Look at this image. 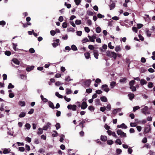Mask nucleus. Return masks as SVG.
<instances>
[{"label":"nucleus","mask_w":155,"mask_h":155,"mask_svg":"<svg viewBox=\"0 0 155 155\" xmlns=\"http://www.w3.org/2000/svg\"><path fill=\"white\" fill-rule=\"evenodd\" d=\"M140 107L139 106H136L133 107V110L134 112H135L136 110L139 109Z\"/></svg>","instance_id":"46"},{"label":"nucleus","mask_w":155,"mask_h":155,"mask_svg":"<svg viewBox=\"0 0 155 155\" xmlns=\"http://www.w3.org/2000/svg\"><path fill=\"white\" fill-rule=\"evenodd\" d=\"M5 55L8 56H9L11 54V52L10 51H6L5 52Z\"/></svg>","instance_id":"37"},{"label":"nucleus","mask_w":155,"mask_h":155,"mask_svg":"<svg viewBox=\"0 0 155 155\" xmlns=\"http://www.w3.org/2000/svg\"><path fill=\"white\" fill-rule=\"evenodd\" d=\"M95 82L97 83H99L101 82V81L100 79L97 78Z\"/></svg>","instance_id":"64"},{"label":"nucleus","mask_w":155,"mask_h":155,"mask_svg":"<svg viewBox=\"0 0 155 155\" xmlns=\"http://www.w3.org/2000/svg\"><path fill=\"white\" fill-rule=\"evenodd\" d=\"M128 96L130 100H132L134 97V95L133 94L130 93L128 94Z\"/></svg>","instance_id":"18"},{"label":"nucleus","mask_w":155,"mask_h":155,"mask_svg":"<svg viewBox=\"0 0 155 155\" xmlns=\"http://www.w3.org/2000/svg\"><path fill=\"white\" fill-rule=\"evenodd\" d=\"M115 51L116 52L120 51L121 50V48L120 46H117L115 48Z\"/></svg>","instance_id":"32"},{"label":"nucleus","mask_w":155,"mask_h":155,"mask_svg":"<svg viewBox=\"0 0 155 155\" xmlns=\"http://www.w3.org/2000/svg\"><path fill=\"white\" fill-rule=\"evenodd\" d=\"M34 68V66H31L27 67L26 68V70L28 71H31L33 70Z\"/></svg>","instance_id":"11"},{"label":"nucleus","mask_w":155,"mask_h":155,"mask_svg":"<svg viewBox=\"0 0 155 155\" xmlns=\"http://www.w3.org/2000/svg\"><path fill=\"white\" fill-rule=\"evenodd\" d=\"M100 110L101 111L104 112L106 110V107H100Z\"/></svg>","instance_id":"49"},{"label":"nucleus","mask_w":155,"mask_h":155,"mask_svg":"<svg viewBox=\"0 0 155 155\" xmlns=\"http://www.w3.org/2000/svg\"><path fill=\"white\" fill-rule=\"evenodd\" d=\"M11 150L9 148H5L3 151V153L4 154L8 153L10 152Z\"/></svg>","instance_id":"9"},{"label":"nucleus","mask_w":155,"mask_h":155,"mask_svg":"<svg viewBox=\"0 0 155 155\" xmlns=\"http://www.w3.org/2000/svg\"><path fill=\"white\" fill-rule=\"evenodd\" d=\"M107 143L108 145H111L114 143V141L112 140H110L107 141Z\"/></svg>","instance_id":"35"},{"label":"nucleus","mask_w":155,"mask_h":155,"mask_svg":"<svg viewBox=\"0 0 155 155\" xmlns=\"http://www.w3.org/2000/svg\"><path fill=\"white\" fill-rule=\"evenodd\" d=\"M151 128L150 125H147L144 128L143 132L144 134H146L148 133H151Z\"/></svg>","instance_id":"2"},{"label":"nucleus","mask_w":155,"mask_h":155,"mask_svg":"<svg viewBox=\"0 0 155 155\" xmlns=\"http://www.w3.org/2000/svg\"><path fill=\"white\" fill-rule=\"evenodd\" d=\"M115 143L117 144H118L120 145L122 144L121 142L119 139H118L116 140L115 141Z\"/></svg>","instance_id":"24"},{"label":"nucleus","mask_w":155,"mask_h":155,"mask_svg":"<svg viewBox=\"0 0 155 155\" xmlns=\"http://www.w3.org/2000/svg\"><path fill=\"white\" fill-rule=\"evenodd\" d=\"M101 88L103 89L104 91L107 92L110 89L108 87V86L107 84H103L101 86Z\"/></svg>","instance_id":"4"},{"label":"nucleus","mask_w":155,"mask_h":155,"mask_svg":"<svg viewBox=\"0 0 155 155\" xmlns=\"http://www.w3.org/2000/svg\"><path fill=\"white\" fill-rule=\"evenodd\" d=\"M72 107H71V109L73 111H75L76 110L77 106L76 105L74 104L72 105Z\"/></svg>","instance_id":"41"},{"label":"nucleus","mask_w":155,"mask_h":155,"mask_svg":"<svg viewBox=\"0 0 155 155\" xmlns=\"http://www.w3.org/2000/svg\"><path fill=\"white\" fill-rule=\"evenodd\" d=\"M25 140L28 143H30L31 141V139L28 137H27L25 139Z\"/></svg>","instance_id":"63"},{"label":"nucleus","mask_w":155,"mask_h":155,"mask_svg":"<svg viewBox=\"0 0 155 155\" xmlns=\"http://www.w3.org/2000/svg\"><path fill=\"white\" fill-rule=\"evenodd\" d=\"M122 151V150L120 149H117L116 150L117 153L118 154H120Z\"/></svg>","instance_id":"61"},{"label":"nucleus","mask_w":155,"mask_h":155,"mask_svg":"<svg viewBox=\"0 0 155 155\" xmlns=\"http://www.w3.org/2000/svg\"><path fill=\"white\" fill-rule=\"evenodd\" d=\"M25 147V149L26 150H27L28 151H29L30 150V148L29 145L27 144H26Z\"/></svg>","instance_id":"53"},{"label":"nucleus","mask_w":155,"mask_h":155,"mask_svg":"<svg viewBox=\"0 0 155 155\" xmlns=\"http://www.w3.org/2000/svg\"><path fill=\"white\" fill-rule=\"evenodd\" d=\"M26 115V113L24 112H21L19 115V117L20 118L24 117Z\"/></svg>","instance_id":"22"},{"label":"nucleus","mask_w":155,"mask_h":155,"mask_svg":"<svg viewBox=\"0 0 155 155\" xmlns=\"http://www.w3.org/2000/svg\"><path fill=\"white\" fill-rule=\"evenodd\" d=\"M89 41V40L86 38L83 39L82 40V42L83 43H86L87 42Z\"/></svg>","instance_id":"58"},{"label":"nucleus","mask_w":155,"mask_h":155,"mask_svg":"<svg viewBox=\"0 0 155 155\" xmlns=\"http://www.w3.org/2000/svg\"><path fill=\"white\" fill-rule=\"evenodd\" d=\"M93 51L94 57L97 59H98L99 54L97 51L94 50Z\"/></svg>","instance_id":"8"},{"label":"nucleus","mask_w":155,"mask_h":155,"mask_svg":"<svg viewBox=\"0 0 155 155\" xmlns=\"http://www.w3.org/2000/svg\"><path fill=\"white\" fill-rule=\"evenodd\" d=\"M97 16L99 18H103L104 17V15H102L100 13H98L97 14Z\"/></svg>","instance_id":"50"},{"label":"nucleus","mask_w":155,"mask_h":155,"mask_svg":"<svg viewBox=\"0 0 155 155\" xmlns=\"http://www.w3.org/2000/svg\"><path fill=\"white\" fill-rule=\"evenodd\" d=\"M127 80V79L126 78H123L120 79V82L121 83L126 82Z\"/></svg>","instance_id":"25"},{"label":"nucleus","mask_w":155,"mask_h":155,"mask_svg":"<svg viewBox=\"0 0 155 155\" xmlns=\"http://www.w3.org/2000/svg\"><path fill=\"white\" fill-rule=\"evenodd\" d=\"M71 48L72 50L74 51H76L78 50L76 46L74 45H72L71 46Z\"/></svg>","instance_id":"29"},{"label":"nucleus","mask_w":155,"mask_h":155,"mask_svg":"<svg viewBox=\"0 0 155 155\" xmlns=\"http://www.w3.org/2000/svg\"><path fill=\"white\" fill-rule=\"evenodd\" d=\"M15 86L14 85H13L11 83H9L8 84V89L10 88H13Z\"/></svg>","instance_id":"34"},{"label":"nucleus","mask_w":155,"mask_h":155,"mask_svg":"<svg viewBox=\"0 0 155 155\" xmlns=\"http://www.w3.org/2000/svg\"><path fill=\"white\" fill-rule=\"evenodd\" d=\"M65 80L66 81H67L68 82H69V81H70L71 80H72V79H71L70 78V77L69 76H68L67 77H66L65 78Z\"/></svg>","instance_id":"30"},{"label":"nucleus","mask_w":155,"mask_h":155,"mask_svg":"<svg viewBox=\"0 0 155 155\" xmlns=\"http://www.w3.org/2000/svg\"><path fill=\"white\" fill-rule=\"evenodd\" d=\"M12 61L15 64H16L19 65L20 64V62L17 59H13L12 60Z\"/></svg>","instance_id":"15"},{"label":"nucleus","mask_w":155,"mask_h":155,"mask_svg":"<svg viewBox=\"0 0 155 155\" xmlns=\"http://www.w3.org/2000/svg\"><path fill=\"white\" fill-rule=\"evenodd\" d=\"M18 104L19 105L22 107L25 106V102L21 101H20L19 102Z\"/></svg>","instance_id":"20"},{"label":"nucleus","mask_w":155,"mask_h":155,"mask_svg":"<svg viewBox=\"0 0 155 155\" xmlns=\"http://www.w3.org/2000/svg\"><path fill=\"white\" fill-rule=\"evenodd\" d=\"M88 109L90 111H94V108L93 106H90L88 107Z\"/></svg>","instance_id":"39"},{"label":"nucleus","mask_w":155,"mask_h":155,"mask_svg":"<svg viewBox=\"0 0 155 155\" xmlns=\"http://www.w3.org/2000/svg\"><path fill=\"white\" fill-rule=\"evenodd\" d=\"M91 81L90 80H87L84 82V85L86 87H89Z\"/></svg>","instance_id":"5"},{"label":"nucleus","mask_w":155,"mask_h":155,"mask_svg":"<svg viewBox=\"0 0 155 155\" xmlns=\"http://www.w3.org/2000/svg\"><path fill=\"white\" fill-rule=\"evenodd\" d=\"M108 47L110 49H112L114 48V47L112 46L111 45V43L110 42L108 44Z\"/></svg>","instance_id":"36"},{"label":"nucleus","mask_w":155,"mask_h":155,"mask_svg":"<svg viewBox=\"0 0 155 155\" xmlns=\"http://www.w3.org/2000/svg\"><path fill=\"white\" fill-rule=\"evenodd\" d=\"M55 127L57 130H58L61 127L60 124L59 123H57L56 124Z\"/></svg>","instance_id":"47"},{"label":"nucleus","mask_w":155,"mask_h":155,"mask_svg":"<svg viewBox=\"0 0 155 155\" xmlns=\"http://www.w3.org/2000/svg\"><path fill=\"white\" fill-rule=\"evenodd\" d=\"M106 108H107V110L108 111H109L111 110V105L110 104H108L107 105V106L106 107Z\"/></svg>","instance_id":"55"},{"label":"nucleus","mask_w":155,"mask_h":155,"mask_svg":"<svg viewBox=\"0 0 155 155\" xmlns=\"http://www.w3.org/2000/svg\"><path fill=\"white\" fill-rule=\"evenodd\" d=\"M135 82L134 80H131L129 83V85L130 87L134 86V85Z\"/></svg>","instance_id":"28"},{"label":"nucleus","mask_w":155,"mask_h":155,"mask_svg":"<svg viewBox=\"0 0 155 155\" xmlns=\"http://www.w3.org/2000/svg\"><path fill=\"white\" fill-rule=\"evenodd\" d=\"M25 127L27 128L28 130H29L30 129L31 127L30 125L28 123H26L25 125Z\"/></svg>","instance_id":"42"},{"label":"nucleus","mask_w":155,"mask_h":155,"mask_svg":"<svg viewBox=\"0 0 155 155\" xmlns=\"http://www.w3.org/2000/svg\"><path fill=\"white\" fill-rule=\"evenodd\" d=\"M106 54L107 56L113 58L114 60H116L117 58V55L114 51H107L106 52Z\"/></svg>","instance_id":"1"},{"label":"nucleus","mask_w":155,"mask_h":155,"mask_svg":"<svg viewBox=\"0 0 155 155\" xmlns=\"http://www.w3.org/2000/svg\"><path fill=\"white\" fill-rule=\"evenodd\" d=\"M101 28L100 27H97L96 28V31L97 33H100L101 32Z\"/></svg>","instance_id":"21"},{"label":"nucleus","mask_w":155,"mask_h":155,"mask_svg":"<svg viewBox=\"0 0 155 155\" xmlns=\"http://www.w3.org/2000/svg\"><path fill=\"white\" fill-rule=\"evenodd\" d=\"M66 94H69L71 93V90L69 88H67L66 90Z\"/></svg>","instance_id":"23"},{"label":"nucleus","mask_w":155,"mask_h":155,"mask_svg":"<svg viewBox=\"0 0 155 155\" xmlns=\"http://www.w3.org/2000/svg\"><path fill=\"white\" fill-rule=\"evenodd\" d=\"M130 88L133 91H136V89L135 86H133L130 87Z\"/></svg>","instance_id":"44"},{"label":"nucleus","mask_w":155,"mask_h":155,"mask_svg":"<svg viewBox=\"0 0 155 155\" xmlns=\"http://www.w3.org/2000/svg\"><path fill=\"white\" fill-rule=\"evenodd\" d=\"M87 13L89 16H92L94 15L93 12L90 11H87Z\"/></svg>","instance_id":"27"},{"label":"nucleus","mask_w":155,"mask_h":155,"mask_svg":"<svg viewBox=\"0 0 155 155\" xmlns=\"http://www.w3.org/2000/svg\"><path fill=\"white\" fill-rule=\"evenodd\" d=\"M88 37L89 39V41L92 42H94V39L96 38V34L95 35H92L91 37L88 35Z\"/></svg>","instance_id":"6"},{"label":"nucleus","mask_w":155,"mask_h":155,"mask_svg":"<svg viewBox=\"0 0 155 155\" xmlns=\"http://www.w3.org/2000/svg\"><path fill=\"white\" fill-rule=\"evenodd\" d=\"M87 107V104L85 101H83L82 104L81 106V108L84 110Z\"/></svg>","instance_id":"7"},{"label":"nucleus","mask_w":155,"mask_h":155,"mask_svg":"<svg viewBox=\"0 0 155 155\" xmlns=\"http://www.w3.org/2000/svg\"><path fill=\"white\" fill-rule=\"evenodd\" d=\"M84 30L85 31L87 32L88 33L90 32V30L88 27H86L84 28Z\"/></svg>","instance_id":"51"},{"label":"nucleus","mask_w":155,"mask_h":155,"mask_svg":"<svg viewBox=\"0 0 155 155\" xmlns=\"http://www.w3.org/2000/svg\"><path fill=\"white\" fill-rule=\"evenodd\" d=\"M95 102L96 104L98 105L100 104V100L99 99H97L95 100Z\"/></svg>","instance_id":"56"},{"label":"nucleus","mask_w":155,"mask_h":155,"mask_svg":"<svg viewBox=\"0 0 155 155\" xmlns=\"http://www.w3.org/2000/svg\"><path fill=\"white\" fill-rule=\"evenodd\" d=\"M123 131H122L121 130L118 129L117 131V134L118 135H120Z\"/></svg>","instance_id":"45"},{"label":"nucleus","mask_w":155,"mask_h":155,"mask_svg":"<svg viewBox=\"0 0 155 155\" xmlns=\"http://www.w3.org/2000/svg\"><path fill=\"white\" fill-rule=\"evenodd\" d=\"M146 33L147 37H150L151 36V32L149 31V29H146Z\"/></svg>","instance_id":"14"},{"label":"nucleus","mask_w":155,"mask_h":155,"mask_svg":"<svg viewBox=\"0 0 155 155\" xmlns=\"http://www.w3.org/2000/svg\"><path fill=\"white\" fill-rule=\"evenodd\" d=\"M116 84V82L115 81H112L110 84V86L111 88H113Z\"/></svg>","instance_id":"31"},{"label":"nucleus","mask_w":155,"mask_h":155,"mask_svg":"<svg viewBox=\"0 0 155 155\" xmlns=\"http://www.w3.org/2000/svg\"><path fill=\"white\" fill-rule=\"evenodd\" d=\"M62 26L64 28H67L68 26L67 23L66 22H64L62 24Z\"/></svg>","instance_id":"43"},{"label":"nucleus","mask_w":155,"mask_h":155,"mask_svg":"<svg viewBox=\"0 0 155 155\" xmlns=\"http://www.w3.org/2000/svg\"><path fill=\"white\" fill-rule=\"evenodd\" d=\"M29 51L31 53H34L35 52V50L33 48H30L29 50Z\"/></svg>","instance_id":"60"},{"label":"nucleus","mask_w":155,"mask_h":155,"mask_svg":"<svg viewBox=\"0 0 155 155\" xmlns=\"http://www.w3.org/2000/svg\"><path fill=\"white\" fill-rule=\"evenodd\" d=\"M54 132L55 134H52V136L53 137H55L58 135V133L56 131H54Z\"/></svg>","instance_id":"57"},{"label":"nucleus","mask_w":155,"mask_h":155,"mask_svg":"<svg viewBox=\"0 0 155 155\" xmlns=\"http://www.w3.org/2000/svg\"><path fill=\"white\" fill-rule=\"evenodd\" d=\"M147 82L144 79H141L140 80V83L142 86H143L144 84H147Z\"/></svg>","instance_id":"13"},{"label":"nucleus","mask_w":155,"mask_h":155,"mask_svg":"<svg viewBox=\"0 0 155 155\" xmlns=\"http://www.w3.org/2000/svg\"><path fill=\"white\" fill-rule=\"evenodd\" d=\"M100 99L103 102H106L107 101V98L104 96L101 97Z\"/></svg>","instance_id":"19"},{"label":"nucleus","mask_w":155,"mask_h":155,"mask_svg":"<svg viewBox=\"0 0 155 155\" xmlns=\"http://www.w3.org/2000/svg\"><path fill=\"white\" fill-rule=\"evenodd\" d=\"M148 86L149 88H152L153 87V83L151 82H149L148 84Z\"/></svg>","instance_id":"38"},{"label":"nucleus","mask_w":155,"mask_h":155,"mask_svg":"<svg viewBox=\"0 0 155 155\" xmlns=\"http://www.w3.org/2000/svg\"><path fill=\"white\" fill-rule=\"evenodd\" d=\"M101 140L103 142L106 141L107 140V137L105 136L101 135Z\"/></svg>","instance_id":"10"},{"label":"nucleus","mask_w":155,"mask_h":155,"mask_svg":"<svg viewBox=\"0 0 155 155\" xmlns=\"http://www.w3.org/2000/svg\"><path fill=\"white\" fill-rule=\"evenodd\" d=\"M49 106L50 107L52 108L53 109H54L55 108L53 104L51 101H49L48 102Z\"/></svg>","instance_id":"12"},{"label":"nucleus","mask_w":155,"mask_h":155,"mask_svg":"<svg viewBox=\"0 0 155 155\" xmlns=\"http://www.w3.org/2000/svg\"><path fill=\"white\" fill-rule=\"evenodd\" d=\"M132 30L136 33L137 32V29L136 27H133L132 28Z\"/></svg>","instance_id":"59"},{"label":"nucleus","mask_w":155,"mask_h":155,"mask_svg":"<svg viewBox=\"0 0 155 155\" xmlns=\"http://www.w3.org/2000/svg\"><path fill=\"white\" fill-rule=\"evenodd\" d=\"M74 1L77 5H78L81 2V0H74Z\"/></svg>","instance_id":"48"},{"label":"nucleus","mask_w":155,"mask_h":155,"mask_svg":"<svg viewBox=\"0 0 155 155\" xmlns=\"http://www.w3.org/2000/svg\"><path fill=\"white\" fill-rule=\"evenodd\" d=\"M55 95L59 98H63V96L59 94L58 92H56Z\"/></svg>","instance_id":"26"},{"label":"nucleus","mask_w":155,"mask_h":155,"mask_svg":"<svg viewBox=\"0 0 155 155\" xmlns=\"http://www.w3.org/2000/svg\"><path fill=\"white\" fill-rule=\"evenodd\" d=\"M88 48L90 50H94V46L92 45H89L88 46Z\"/></svg>","instance_id":"62"},{"label":"nucleus","mask_w":155,"mask_h":155,"mask_svg":"<svg viewBox=\"0 0 155 155\" xmlns=\"http://www.w3.org/2000/svg\"><path fill=\"white\" fill-rule=\"evenodd\" d=\"M109 6L110 8V10H111L115 7V4L114 2H113Z\"/></svg>","instance_id":"16"},{"label":"nucleus","mask_w":155,"mask_h":155,"mask_svg":"<svg viewBox=\"0 0 155 155\" xmlns=\"http://www.w3.org/2000/svg\"><path fill=\"white\" fill-rule=\"evenodd\" d=\"M148 107L147 106H145L142 109V112L145 115L149 114V112L148 111Z\"/></svg>","instance_id":"3"},{"label":"nucleus","mask_w":155,"mask_h":155,"mask_svg":"<svg viewBox=\"0 0 155 155\" xmlns=\"http://www.w3.org/2000/svg\"><path fill=\"white\" fill-rule=\"evenodd\" d=\"M92 89L91 88L87 89L86 90V92L87 93H90L92 92Z\"/></svg>","instance_id":"52"},{"label":"nucleus","mask_w":155,"mask_h":155,"mask_svg":"<svg viewBox=\"0 0 155 155\" xmlns=\"http://www.w3.org/2000/svg\"><path fill=\"white\" fill-rule=\"evenodd\" d=\"M75 23L76 25H79L81 24V21L80 20H76L75 21Z\"/></svg>","instance_id":"40"},{"label":"nucleus","mask_w":155,"mask_h":155,"mask_svg":"<svg viewBox=\"0 0 155 155\" xmlns=\"http://www.w3.org/2000/svg\"><path fill=\"white\" fill-rule=\"evenodd\" d=\"M84 55L85 58L87 59L91 58L90 54L89 52L85 53L84 54Z\"/></svg>","instance_id":"17"},{"label":"nucleus","mask_w":155,"mask_h":155,"mask_svg":"<svg viewBox=\"0 0 155 155\" xmlns=\"http://www.w3.org/2000/svg\"><path fill=\"white\" fill-rule=\"evenodd\" d=\"M43 131L42 129L40 128L38 129V131L37 132V134L39 135L43 133Z\"/></svg>","instance_id":"33"},{"label":"nucleus","mask_w":155,"mask_h":155,"mask_svg":"<svg viewBox=\"0 0 155 155\" xmlns=\"http://www.w3.org/2000/svg\"><path fill=\"white\" fill-rule=\"evenodd\" d=\"M19 150L21 152H23L25 150V148L23 147H19L18 148Z\"/></svg>","instance_id":"54"}]
</instances>
